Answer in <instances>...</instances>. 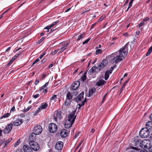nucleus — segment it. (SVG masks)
I'll return each mask as SVG.
<instances>
[{"label":"nucleus","instance_id":"nucleus-9","mask_svg":"<svg viewBox=\"0 0 152 152\" xmlns=\"http://www.w3.org/2000/svg\"><path fill=\"white\" fill-rule=\"evenodd\" d=\"M42 130V126L40 125H37L34 127L33 132L36 135H38L41 133Z\"/></svg>","mask_w":152,"mask_h":152},{"label":"nucleus","instance_id":"nucleus-12","mask_svg":"<svg viewBox=\"0 0 152 152\" xmlns=\"http://www.w3.org/2000/svg\"><path fill=\"white\" fill-rule=\"evenodd\" d=\"M23 122V121L22 120L18 118L13 121V124L15 126H18L20 125Z\"/></svg>","mask_w":152,"mask_h":152},{"label":"nucleus","instance_id":"nucleus-51","mask_svg":"<svg viewBox=\"0 0 152 152\" xmlns=\"http://www.w3.org/2000/svg\"><path fill=\"white\" fill-rule=\"evenodd\" d=\"M79 134V133H77L76 134L74 137V139H76L77 138Z\"/></svg>","mask_w":152,"mask_h":152},{"label":"nucleus","instance_id":"nucleus-24","mask_svg":"<svg viewBox=\"0 0 152 152\" xmlns=\"http://www.w3.org/2000/svg\"><path fill=\"white\" fill-rule=\"evenodd\" d=\"M48 106V104L45 102H43L40 105L39 107L42 110L46 109Z\"/></svg>","mask_w":152,"mask_h":152},{"label":"nucleus","instance_id":"nucleus-30","mask_svg":"<svg viewBox=\"0 0 152 152\" xmlns=\"http://www.w3.org/2000/svg\"><path fill=\"white\" fill-rule=\"evenodd\" d=\"M12 137H10L7 140L5 141V143H4V147L7 146V145L12 140Z\"/></svg>","mask_w":152,"mask_h":152},{"label":"nucleus","instance_id":"nucleus-1","mask_svg":"<svg viewBox=\"0 0 152 152\" xmlns=\"http://www.w3.org/2000/svg\"><path fill=\"white\" fill-rule=\"evenodd\" d=\"M128 45L126 44L121 48L118 51L113 53L110 55L112 59L111 62L112 63H117L121 61L127 56Z\"/></svg>","mask_w":152,"mask_h":152},{"label":"nucleus","instance_id":"nucleus-60","mask_svg":"<svg viewBox=\"0 0 152 152\" xmlns=\"http://www.w3.org/2000/svg\"><path fill=\"white\" fill-rule=\"evenodd\" d=\"M53 63H52L51 64H50L48 66V69H49L51 67H52L53 66Z\"/></svg>","mask_w":152,"mask_h":152},{"label":"nucleus","instance_id":"nucleus-14","mask_svg":"<svg viewBox=\"0 0 152 152\" xmlns=\"http://www.w3.org/2000/svg\"><path fill=\"white\" fill-rule=\"evenodd\" d=\"M63 147V143L61 141H58L56 144L55 148L56 149L60 150H61Z\"/></svg>","mask_w":152,"mask_h":152},{"label":"nucleus","instance_id":"nucleus-26","mask_svg":"<svg viewBox=\"0 0 152 152\" xmlns=\"http://www.w3.org/2000/svg\"><path fill=\"white\" fill-rule=\"evenodd\" d=\"M10 115V114L9 113H6L4 114L3 115L1 116L0 119H1L3 118H5L8 117Z\"/></svg>","mask_w":152,"mask_h":152},{"label":"nucleus","instance_id":"nucleus-46","mask_svg":"<svg viewBox=\"0 0 152 152\" xmlns=\"http://www.w3.org/2000/svg\"><path fill=\"white\" fill-rule=\"evenodd\" d=\"M86 99H85V100H84V101H83V102H82V103H81V104H79V105L80 106H83L84 105V102H86Z\"/></svg>","mask_w":152,"mask_h":152},{"label":"nucleus","instance_id":"nucleus-54","mask_svg":"<svg viewBox=\"0 0 152 152\" xmlns=\"http://www.w3.org/2000/svg\"><path fill=\"white\" fill-rule=\"evenodd\" d=\"M15 152H23L22 150L21 149H18L16 150Z\"/></svg>","mask_w":152,"mask_h":152},{"label":"nucleus","instance_id":"nucleus-38","mask_svg":"<svg viewBox=\"0 0 152 152\" xmlns=\"http://www.w3.org/2000/svg\"><path fill=\"white\" fill-rule=\"evenodd\" d=\"M138 137H136L134 138V141L136 142H139V141L138 140Z\"/></svg>","mask_w":152,"mask_h":152},{"label":"nucleus","instance_id":"nucleus-40","mask_svg":"<svg viewBox=\"0 0 152 152\" xmlns=\"http://www.w3.org/2000/svg\"><path fill=\"white\" fill-rule=\"evenodd\" d=\"M91 38H88V39H86V40H85L84 42H83V45L86 44L89 41V40Z\"/></svg>","mask_w":152,"mask_h":152},{"label":"nucleus","instance_id":"nucleus-52","mask_svg":"<svg viewBox=\"0 0 152 152\" xmlns=\"http://www.w3.org/2000/svg\"><path fill=\"white\" fill-rule=\"evenodd\" d=\"M149 18H146L143 19V21H144H144H145V22L147 21H148L149 20Z\"/></svg>","mask_w":152,"mask_h":152},{"label":"nucleus","instance_id":"nucleus-47","mask_svg":"<svg viewBox=\"0 0 152 152\" xmlns=\"http://www.w3.org/2000/svg\"><path fill=\"white\" fill-rule=\"evenodd\" d=\"M19 116H20L21 117H24L25 116V115L24 113H20Z\"/></svg>","mask_w":152,"mask_h":152},{"label":"nucleus","instance_id":"nucleus-61","mask_svg":"<svg viewBox=\"0 0 152 152\" xmlns=\"http://www.w3.org/2000/svg\"><path fill=\"white\" fill-rule=\"evenodd\" d=\"M149 151L150 152H152V146L149 148Z\"/></svg>","mask_w":152,"mask_h":152},{"label":"nucleus","instance_id":"nucleus-18","mask_svg":"<svg viewBox=\"0 0 152 152\" xmlns=\"http://www.w3.org/2000/svg\"><path fill=\"white\" fill-rule=\"evenodd\" d=\"M68 134V131L65 129L62 130L60 132V135L61 137H66Z\"/></svg>","mask_w":152,"mask_h":152},{"label":"nucleus","instance_id":"nucleus-35","mask_svg":"<svg viewBox=\"0 0 152 152\" xmlns=\"http://www.w3.org/2000/svg\"><path fill=\"white\" fill-rule=\"evenodd\" d=\"M102 53V50L100 49H97L96 52V55H98L99 54H101Z\"/></svg>","mask_w":152,"mask_h":152},{"label":"nucleus","instance_id":"nucleus-28","mask_svg":"<svg viewBox=\"0 0 152 152\" xmlns=\"http://www.w3.org/2000/svg\"><path fill=\"white\" fill-rule=\"evenodd\" d=\"M110 73L108 71L106 72L104 75V78L105 80H107L108 79L109 77V74Z\"/></svg>","mask_w":152,"mask_h":152},{"label":"nucleus","instance_id":"nucleus-21","mask_svg":"<svg viewBox=\"0 0 152 152\" xmlns=\"http://www.w3.org/2000/svg\"><path fill=\"white\" fill-rule=\"evenodd\" d=\"M58 21H57L55 22H53L51 25H50L49 26H48L45 27L44 28V29H46L47 30V31H46L47 32H48L49 31V29H51V28L54 25H56L58 23Z\"/></svg>","mask_w":152,"mask_h":152},{"label":"nucleus","instance_id":"nucleus-59","mask_svg":"<svg viewBox=\"0 0 152 152\" xmlns=\"http://www.w3.org/2000/svg\"><path fill=\"white\" fill-rule=\"evenodd\" d=\"M45 54H46V53H44L43 54H42V55H41L40 56L39 58L40 59H41L44 56Z\"/></svg>","mask_w":152,"mask_h":152},{"label":"nucleus","instance_id":"nucleus-48","mask_svg":"<svg viewBox=\"0 0 152 152\" xmlns=\"http://www.w3.org/2000/svg\"><path fill=\"white\" fill-rule=\"evenodd\" d=\"M21 52H19L17 54L15 55L14 57H15V58H16L17 57H18L21 54Z\"/></svg>","mask_w":152,"mask_h":152},{"label":"nucleus","instance_id":"nucleus-42","mask_svg":"<svg viewBox=\"0 0 152 152\" xmlns=\"http://www.w3.org/2000/svg\"><path fill=\"white\" fill-rule=\"evenodd\" d=\"M39 58L37 59L31 65L32 66H33L36 63H37L39 61Z\"/></svg>","mask_w":152,"mask_h":152},{"label":"nucleus","instance_id":"nucleus-7","mask_svg":"<svg viewBox=\"0 0 152 152\" xmlns=\"http://www.w3.org/2000/svg\"><path fill=\"white\" fill-rule=\"evenodd\" d=\"M58 129L57 125L54 123L50 124L49 126V132L52 133L55 132Z\"/></svg>","mask_w":152,"mask_h":152},{"label":"nucleus","instance_id":"nucleus-2","mask_svg":"<svg viewBox=\"0 0 152 152\" xmlns=\"http://www.w3.org/2000/svg\"><path fill=\"white\" fill-rule=\"evenodd\" d=\"M75 111H74L71 112L69 115L68 120L66 121L64 124V126L65 128H69L74 123L76 117L75 115Z\"/></svg>","mask_w":152,"mask_h":152},{"label":"nucleus","instance_id":"nucleus-62","mask_svg":"<svg viewBox=\"0 0 152 152\" xmlns=\"http://www.w3.org/2000/svg\"><path fill=\"white\" fill-rule=\"evenodd\" d=\"M10 48H11L10 47H9L6 50H5V52H7L10 49Z\"/></svg>","mask_w":152,"mask_h":152},{"label":"nucleus","instance_id":"nucleus-8","mask_svg":"<svg viewBox=\"0 0 152 152\" xmlns=\"http://www.w3.org/2000/svg\"><path fill=\"white\" fill-rule=\"evenodd\" d=\"M13 125L12 123L8 124L3 130L4 133V134H7L9 133L12 129Z\"/></svg>","mask_w":152,"mask_h":152},{"label":"nucleus","instance_id":"nucleus-43","mask_svg":"<svg viewBox=\"0 0 152 152\" xmlns=\"http://www.w3.org/2000/svg\"><path fill=\"white\" fill-rule=\"evenodd\" d=\"M152 51V50L149 49L148 51L147 52L146 54V56H149Z\"/></svg>","mask_w":152,"mask_h":152},{"label":"nucleus","instance_id":"nucleus-55","mask_svg":"<svg viewBox=\"0 0 152 152\" xmlns=\"http://www.w3.org/2000/svg\"><path fill=\"white\" fill-rule=\"evenodd\" d=\"M39 81L38 80L36 79L35 82V85H37L39 83Z\"/></svg>","mask_w":152,"mask_h":152},{"label":"nucleus","instance_id":"nucleus-31","mask_svg":"<svg viewBox=\"0 0 152 152\" xmlns=\"http://www.w3.org/2000/svg\"><path fill=\"white\" fill-rule=\"evenodd\" d=\"M71 101L70 100L67 101V99H66L65 101L64 102V104L65 106H69L70 105Z\"/></svg>","mask_w":152,"mask_h":152},{"label":"nucleus","instance_id":"nucleus-36","mask_svg":"<svg viewBox=\"0 0 152 152\" xmlns=\"http://www.w3.org/2000/svg\"><path fill=\"white\" fill-rule=\"evenodd\" d=\"M45 38L44 37H42L41 39H40L39 40L37 41V43L38 44H40L43 41Z\"/></svg>","mask_w":152,"mask_h":152},{"label":"nucleus","instance_id":"nucleus-58","mask_svg":"<svg viewBox=\"0 0 152 152\" xmlns=\"http://www.w3.org/2000/svg\"><path fill=\"white\" fill-rule=\"evenodd\" d=\"M46 77V75L45 74H43L42 75V79H44Z\"/></svg>","mask_w":152,"mask_h":152},{"label":"nucleus","instance_id":"nucleus-29","mask_svg":"<svg viewBox=\"0 0 152 152\" xmlns=\"http://www.w3.org/2000/svg\"><path fill=\"white\" fill-rule=\"evenodd\" d=\"M86 72H84L81 77V79L83 81H85L86 79Z\"/></svg>","mask_w":152,"mask_h":152},{"label":"nucleus","instance_id":"nucleus-19","mask_svg":"<svg viewBox=\"0 0 152 152\" xmlns=\"http://www.w3.org/2000/svg\"><path fill=\"white\" fill-rule=\"evenodd\" d=\"M73 91H72L71 92H69L68 93H67L66 95V99L68 100H71L72 97L73 96L75 95H73Z\"/></svg>","mask_w":152,"mask_h":152},{"label":"nucleus","instance_id":"nucleus-17","mask_svg":"<svg viewBox=\"0 0 152 152\" xmlns=\"http://www.w3.org/2000/svg\"><path fill=\"white\" fill-rule=\"evenodd\" d=\"M98 69H97V67L95 66H93L89 71L88 73L90 74H93L94 72H98Z\"/></svg>","mask_w":152,"mask_h":152},{"label":"nucleus","instance_id":"nucleus-27","mask_svg":"<svg viewBox=\"0 0 152 152\" xmlns=\"http://www.w3.org/2000/svg\"><path fill=\"white\" fill-rule=\"evenodd\" d=\"M57 95H53L50 98V100H53V101L56 102L57 101Z\"/></svg>","mask_w":152,"mask_h":152},{"label":"nucleus","instance_id":"nucleus-6","mask_svg":"<svg viewBox=\"0 0 152 152\" xmlns=\"http://www.w3.org/2000/svg\"><path fill=\"white\" fill-rule=\"evenodd\" d=\"M150 143V141L149 140L145 139L140 142V146L142 148H147L149 147Z\"/></svg>","mask_w":152,"mask_h":152},{"label":"nucleus","instance_id":"nucleus-33","mask_svg":"<svg viewBox=\"0 0 152 152\" xmlns=\"http://www.w3.org/2000/svg\"><path fill=\"white\" fill-rule=\"evenodd\" d=\"M41 110V109L39 107H38L37 110L35 112H34V115H35L38 113Z\"/></svg>","mask_w":152,"mask_h":152},{"label":"nucleus","instance_id":"nucleus-5","mask_svg":"<svg viewBox=\"0 0 152 152\" xmlns=\"http://www.w3.org/2000/svg\"><path fill=\"white\" fill-rule=\"evenodd\" d=\"M29 145L32 149L35 151L38 150L39 148V144L34 141H30Z\"/></svg>","mask_w":152,"mask_h":152},{"label":"nucleus","instance_id":"nucleus-37","mask_svg":"<svg viewBox=\"0 0 152 152\" xmlns=\"http://www.w3.org/2000/svg\"><path fill=\"white\" fill-rule=\"evenodd\" d=\"M48 84V82H47L40 89V90H42V89H44L47 86Z\"/></svg>","mask_w":152,"mask_h":152},{"label":"nucleus","instance_id":"nucleus-11","mask_svg":"<svg viewBox=\"0 0 152 152\" xmlns=\"http://www.w3.org/2000/svg\"><path fill=\"white\" fill-rule=\"evenodd\" d=\"M54 116L56 121L60 120L62 118L61 112L60 111L55 112L54 114Z\"/></svg>","mask_w":152,"mask_h":152},{"label":"nucleus","instance_id":"nucleus-15","mask_svg":"<svg viewBox=\"0 0 152 152\" xmlns=\"http://www.w3.org/2000/svg\"><path fill=\"white\" fill-rule=\"evenodd\" d=\"M106 83V82L103 79L99 80L96 83V85L99 86H102Z\"/></svg>","mask_w":152,"mask_h":152},{"label":"nucleus","instance_id":"nucleus-3","mask_svg":"<svg viewBox=\"0 0 152 152\" xmlns=\"http://www.w3.org/2000/svg\"><path fill=\"white\" fill-rule=\"evenodd\" d=\"M80 85V83L79 81H77L73 83L71 86V91H73V95H76L78 93L77 89Z\"/></svg>","mask_w":152,"mask_h":152},{"label":"nucleus","instance_id":"nucleus-25","mask_svg":"<svg viewBox=\"0 0 152 152\" xmlns=\"http://www.w3.org/2000/svg\"><path fill=\"white\" fill-rule=\"evenodd\" d=\"M95 91L96 89L95 88H93L89 90V94L87 95L88 96V97L91 96L94 94Z\"/></svg>","mask_w":152,"mask_h":152},{"label":"nucleus","instance_id":"nucleus-13","mask_svg":"<svg viewBox=\"0 0 152 152\" xmlns=\"http://www.w3.org/2000/svg\"><path fill=\"white\" fill-rule=\"evenodd\" d=\"M23 149L24 152H33L31 148L27 145H23Z\"/></svg>","mask_w":152,"mask_h":152},{"label":"nucleus","instance_id":"nucleus-41","mask_svg":"<svg viewBox=\"0 0 152 152\" xmlns=\"http://www.w3.org/2000/svg\"><path fill=\"white\" fill-rule=\"evenodd\" d=\"M31 107H28V108L26 109H25L24 110H22L23 112H26L28 111L31 108Z\"/></svg>","mask_w":152,"mask_h":152},{"label":"nucleus","instance_id":"nucleus-39","mask_svg":"<svg viewBox=\"0 0 152 152\" xmlns=\"http://www.w3.org/2000/svg\"><path fill=\"white\" fill-rule=\"evenodd\" d=\"M132 1H130L129 4V7L126 10V11H127L132 6Z\"/></svg>","mask_w":152,"mask_h":152},{"label":"nucleus","instance_id":"nucleus-56","mask_svg":"<svg viewBox=\"0 0 152 152\" xmlns=\"http://www.w3.org/2000/svg\"><path fill=\"white\" fill-rule=\"evenodd\" d=\"M15 108L14 107H13L10 110V112L11 111H15Z\"/></svg>","mask_w":152,"mask_h":152},{"label":"nucleus","instance_id":"nucleus-4","mask_svg":"<svg viewBox=\"0 0 152 152\" xmlns=\"http://www.w3.org/2000/svg\"><path fill=\"white\" fill-rule=\"evenodd\" d=\"M150 134L149 130L145 128H142L140 131L139 135L142 138H145L148 137Z\"/></svg>","mask_w":152,"mask_h":152},{"label":"nucleus","instance_id":"nucleus-34","mask_svg":"<svg viewBox=\"0 0 152 152\" xmlns=\"http://www.w3.org/2000/svg\"><path fill=\"white\" fill-rule=\"evenodd\" d=\"M5 141V139H3L2 140H0V146L2 145L3 146V147H4V143Z\"/></svg>","mask_w":152,"mask_h":152},{"label":"nucleus","instance_id":"nucleus-57","mask_svg":"<svg viewBox=\"0 0 152 152\" xmlns=\"http://www.w3.org/2000/svg\"><path fill=\"white\" fill-rule=\"evenodd\" d=\"M113 67H111L110 68V70H109V71H109L110 72V73H111L112 72V71H113Z\"/></svg>","mask_w":152,"mask_h":152},{"label":"nucleus","instance_id":"nucleus-10","mask_svg":"<svg viewBox=\"0 0 152 152\" xmlns=\"http://www.w3.org/2000/svg\"><path fill=\"white\" fill-rule=\"evenodd\" d=\"M107 63L108 61H107L103 60L97 67V69H98V71H97V72H99L102 69L106 66Z\"/></svg>","mask_w":152,"mask_h":152},{"label":"nucleus","instance_id":"nucleus-23","mask_svg":"<svg viewBox=\"0 0 152 152\" xmlns=\"http://www.w3.org/2000/svg\"><path fill=\"white\" fill-rule=\"evenodd\" d=\"M36 134L33 132L30 134L29 137V140L30 141H33V140H35L36 139Z\"/></svg>","mask_w":152,"mask_h":152},{"label":"nucleus","instance_id":"nucleus-20","mask_svg":"<svg viewBox=\"0 0 152 152\" xmlns=\"http://www.w3.org/2000/svg\"><path fill=\"white\" fill-rule=\"evenodd\" d=\"M145 128L148 129L149 130L152 129V121H148L146 123Z\"/></svg>","mask_w":152,"mask_h":152},{"label":"nucleus","instance_id":"nucleus-44","mask_svg":"<svg viewBox=\"0 0 152 152\" xmlns=\"http://www.w3.org/2000/svg\"><path fill=\"white\" fill-rule=\"evenodd\" d=\"M144 25V21H142L141 22L139 25V27H141V26Z\"/></svg>","mask_w":152,"mask_h":152},{"label":"nucleus","instance_id":"nucleus-22","mask_svg":"<svg viewBox=\"0 0 152 152\" xmlns=\"http://www.w3.org/2000/svg\"><path fill=\"white\" fill-rule=\"evenodd\" d=\"M84 93L82 92L76 98V100L77 101H80L83 99V96Z\"/></svg>","mask_w":152,"mask_h":152},{"label":"nucleus","instance_id":"nucleus-53","mask_svg":"<svg viewBox=\"0 0 152 152\" xmlns=\"http://www.w3.org/2000/svg\"><path fill=\"white\" fill-rule=\"evenodd\" d=\"M104 17L102 16L99 19V21H102L104 18Z\"/></svg>","mask_w":152,"mask_h":152},{"label":"nucleus","instance_id":"nucleus-45","mask_svg":"<svg viewBox=\"0 0 152 152\" xmlns=\"http://www.w3.org/2000/svg\"><path fill=\"white\" fill-rule=\"evenodd\" d=\"M128 80H129V79H128L127 80H126L125 81V82H124V84H123V87L122 88H124L125 86L126 85V83H128Z\"/></svg>","mask_w":152,"mask_h":152},{"label":"nucleus","instance_id":"nucleus-16","mask_svg":"<svg viewBox=\"0 0 152 152\" xmlns=\"http://www.w3.org/2000/svg\"><path fill=\"white\" fill-rule=\"evenodd\" d=\"M69 44V43L67 42L63 45L60 49L58 50H60L58 53H61L64 51L68 47Z\"/></svg>","mask_w":152,"mask_h":152},{"label":"nucleus","instance_id":"nucleus-32","mask_svg":"<svg viewBox=\"0 0 152 152\" xmlns=\"http://www.w3.org/2000/svg\"><path fill=\"white\" fill-rule=\"evenodd\" d=\"M85 36V35L83 34L80 35L78 36L77 39V40L79 41L80 39L83 38Z\"/></svg>","mask_w":152,"mask_h":152},{"label":"nucleus","instance_id":"nucleus-49","mask_svg":"<svg viewBox=\"0 0 152 152\" xmlns=\"http://www.w3.org/2000/svg\"><path fill=\"white\" fill-rule=\"evenodd\" d=\"M39 96V95L38 94H37L36 95H34L33 96V97L35 98H37Z\"/></svg>","mask_w":152,"mask_h":152},{"label":"nucleus","instance_id":"nucleus-64","mask_svg":"<svg viewBox=\"0 0 152 152\" xmlns=\"http://www.w3.org/2000/svg\"><path fill=\"white\" fill-rule=\"evenodd\" d=\"M140 152H148V151L145 149L142 150Z\"/></svg>","mask_w":152,"mask_h":152},{"label":"nucleus","instance_id":"nucleus-50","mask_svg":"<svg viewBox=\"0 0 152 152\" xmlns=\"http://www.w3.org/2000/svg\"><path fill=\"white\" fill-rule=\"evenodd\" d=\"M13 63V62L11 61V60L10 61V62L7 64V66H9L10 65Z\"/></svg>","mask_w":152,"mask_h":152},{"label":"nucleus","instance_id":"nucleus-63","mask_svg":"<svg viewBox=\"0 0 152 152\" xmlns=\"http://www.w3.org/2000/svg\"><path fill=\"white\" fill-rule=\"evenodd\" d=\"M58 51V50H54L53 53H52V54L53 55H54Z\"/></svg>","mask_w":152,"mask_h":152}]
</instances>
